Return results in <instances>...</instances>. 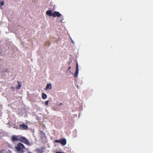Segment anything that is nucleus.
Listing matches in <instances>:
<instances>
[{
  "label": "nucleus",
  "mask_w": 153,
  "mask_h": 153,
  "mask_svg": "<svg viewBox=\"0 0 153 153\" xmlns=\"http://www.w3.org/2000/svg\"><path fill=\"white\" fill-rule=\"evenodd\" d=\"M4 149L1 150H0V153H3V151H4Z\"/></svg>",
  "instance_id": "obj_14"
},
{
  "label": "nucleus",
  "mask_w": 153,
  "mask_h": 153,
  "mask_svg": "<svg viewBox=\"0 0 153 153\" xmlns=\"http://www.w3.org/2000/svg\"><path fill=\"white\" fill-rule=\"evenodd\" d=\"M71 66L69 67L68 68V71H69L70 69H71Z\"/></svg>",
  "instance_id": "obj_17"
},
{
  "label": "nucleus",
  "mask_w": 153,
  "mask_h": 153,
  "mask_svg": "<svg viewBox=\"0 0 153 153\" xmlns=\"http://www.w3.org/2000/svg\"><path fill=\"white\" fill-rule=\"evenodd\" d=\"M52 89V85L51 84H48L47 85L46 89Z\"/></svg>",
  "instance_id": "obj_7"
},
{
  "label": "nucleus",
  "mask_w": 153,
  "mask_h": 153,
  "mask_svg": "<svg viewBox=\"0 0 153 153\" xmlns=\"http://www.w3.org/2000/svg\"><path fill=\"white\" fill-rule=\"evenodd\" d=\"M4 4V1H2L0 2V4H1V6H2Z\"/></svg>",
  "instance_id": "obj_13"
},
{
  "label": "nucleus",
  "mask_w": 153,
  "mask_h": 153,
  "mask_svg": "<svg viewBox=\"0 0 153 153\" xmlns=\"http://www.w3.org/2000/svg\"><path fill=\"white\" fill-rule=\"evenodd\" d=\"M47 15L50 16H52L53 17H60L61 15L60 13L57 11H55L53 13H52L51 10H49L47 11L46 12Z\"/></svg>",
  "instance_id": "obj_3"
},
{
  "label": "nucleus",
  "mask_w": 153,
  "mask_h": 153,
  "mask_svg": "<svg viewBox=\"0 0 153 153\" xmlns=\"http://www.w3.org/2000/svg\"><path fill=\"white\" fill-rule=\"evenodd\" d=\"M11 140L13 142L16 141H19L27 145L30 146V145L29 140L21 135H14L12 137Z\"/></svg>",
  "instance_id": "obj_1"
},
{
  "label": "nucleus",
  "mask_w": 153,
  "mask_h": 153,
  "mask_svg": "<svg viewBox=\"0 0 153 153\" xmlns=\"http://www.w3.org/2000/svg\"><path fill=\"white\" fill-rule=\"evenodd\" d=\"M11 88H12L13 89H15V88L13 87H11Z\"/></svg>",
  "instance_id": "obj_18"
},
{
  "label": "nucleus",
  "mask_w": 153,
  "mask_h": 153,
  "mask_svg": "<svg viewBox=\"0 0 153 153\" xmlns=\"http://www.w3.org/2000/svg\"><path fill=\"white\" fill-rule=\"evenodd\" d=\"M17 82L18 83V85L16 87V89H19L21 86V82L18 81H17Z\"/></svg>",
  "instance_id": "obj_8"
},
{
  "label": "nucleus",
  "mask_w": 153,
  "mask_h": 153,
  "mask_svg": "<svg viewBox=\"0 0 153 153\" xmlns=\"http://www.w3.org/2000/svg\"><path fill=\"white\" fill-rule=\"evenodd\" d=\"M62 105V103H60L58 105V106H59Z\"/></svg>",
  "instance_id": "obj_15"
},
{
  "label": "nucleus",
  "mask_w": 153,
  "mask_h": 153,
  "mask_svg": "<svg viewBox=\"0 0 153 153\" xmlns=\"http://www.w3.org/2000/svg\"><path fill=\"white\" fill-rule=\"evenodd\" d=\"M15 148L18 153H24L26 149L24 145L21 143H18Z\"/></svg>",
  "instance_id": "obj_2"
},
{
  "label": "nucleus",
  "mask_w": 153,
  "mask_h": 153,
  "mask_svg": "<svg viewBox=\"0 0 153 153\" xmlns=\"http://www.w3.org/2000/svg\"><path fill=\"white\" fill-rule=\"evenodd\" d=\"M72 42L74 43V42H73V40H72Z\"/></svg>",
  "instance_id": "obj_19"
},
{
  "label": "nucleus",
  "mask_w": 153,
  "mask_h": 153,
  "mask_svg": "<svg viewBox=\"0 0 153 153\" xmlns=\"http://www.w3.org/2000/svg\"><path fill=\"white\" fill-rule=\"evenodd\" d=\"M49 101L47 100L45 102V104L46 105H48V104Z\"/></svg>",
  "instance_id": "obj_12"
},
{
  "label": "nucleus",
  "mask_w": 153,
  "mask_h": 153,
  "mask_svg": "<svg viewBox=\"0 0 153 153\" xmlns=\"http://www.w3.org/2000/svg\"><path fill=\"white\" fill-rule=\"evenodd\" d=\"M36 151L38 153H42L43 152V149H37Z\"/></svg>",
  "instance_id": "obj_9"
},
{
  "label": "nucleus",
  "mask_w": 153,
  "mask_h": 153,
  "mask_svg": "<svg viewBox=\"0 0 153 153\" xmlns=\"http://www.w3.org/2000/svg\"><path fill=\"white\" fill-rule=\"evenodd\" d=\"M28 153H31L30 152H29Z\"/></svg>",
  "instance_id": "obj_20"
},
{
  "label": "nucleus",
  "mask_w": 153,
  "mask_h": 153,
  "mask_svg": "<svg viewBox=\"0 0 153 153\" xmlns=\"http://www.w3.org/2000/svg\"><path fill=\"white\" fill-rule=\"evenodd\" d=\"M28 126L24 124H23L22 125H20L19 128H17V129H20L21 130H26L28 129Z\"/></svg>",
  "instance_id": "obj_4"
},
{
  "label": "nucleus",
  "mask_w": 153,
  "mask_h": 153,
  "mask_svg": "<svg viewBox=\"0 0 153 153\" xmlns=\"http://www.w3.org/2000/svg\"><path fill=\"white\" fill-rule=\"evenodd\" d=\"M61 139L59 140H55V142L56 143H59L61 144Z\"/></svg>",
  "instance_id": "obj_11"
},
{
  "label": "nucleus",
  "mask_w": 153,
  "mask_h": 153,
  "mask_svg": "<svg viewBox=\"0 0 153 153\" xmlns=\"http://www.w3.org/2000/svg\"><path fill=\"white\" fill-rule=\"evenodd\" d=\"M55 153H65L64 152H56Z\"/></svg>",
  "instance_id": "obj_16"
},
{
  "label": "nucleus",
  "mask_w": 153,
  "mask_h": 153,
  "mask_svg": "<svg viewBox=\"0 0 153 153\" xmlns=\"http://www.w3.org/2000/svg\"><path fill=\"white\" fill-rule=\"evenodd\" d=\"M67 143V141L66 139L64 138V139H61V144L63 146H64Z\"/></svg>",
  "instance_id": "obj_6"
},
{
  "label": "nucleus",
  "mask_w": 153,
  "mask_h": 153,
  "mask_svg": "<svg viewBox=\"0 0 153 153\" xmlns=\"http://www.w3.org/2000/svg\"><path fill=\"white\" fill-rule=\"evenodd\" d=\"M78 73H79L78 65V63H77L76 65V71L75 72L74 74V76L75 77H77Z\"/></svg>",
  "instance_id": "obj_5"
},
{
  "label": "nucleus",
  "mask_w": 153,
  "mask_h": 153,
  "mask_svg": "<svg viewBox=\"0 0 153 153\" xmlns=\"http://www.w3.org/2000/svg\"><path fill=\"white\" fill-rule=\"evenodd\" d=\"M47 97V95L45 94V93H43L42 94V98L43 99H46Z\"/></svg>",
  "instance_id": "obj_10"
}]
</instances>
